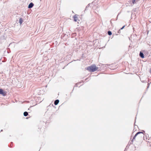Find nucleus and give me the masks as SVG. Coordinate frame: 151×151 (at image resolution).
Wrapping results in <instances>:
<instances>
[{
	"label": "nucleus",
	"instance_id": "obj_1",
	"mask_svg": "<svg viewBox=\"0 0 151 151\" xmlns=\"http://www.w3.org/2000/svg\"><path fill=\"white\" fill-rule=\"evenodd\" d=\"M98 69V67L96 66L95 65H92L88 67L86 69L89 71L93 72L96 71Z\"/></svg>",
	"mask_w": 151,
	"mask_h": 151
},
{
	"label": "nucleus",
	"instance_id": "obj_2",
	"mask_svg": "<svg viewBox=\"0 0 151 151\" xmlns=\"http://www.w3.org/2000/svg\"><path fill=\"white\" fill-rule=\"evenodd\" d=\"M0 94L2 95L3 96H5L6 95V93L4 91L3 89L0 88Z\"/></svg>",
	"mask_w": 151,
	"mask_h": 151
},
{
	"label": "nucleus",
	"instance_id": "obj_3",
	"mask_svg": "<svg viewBox=\"0 0 151 151\" xmlns=\"http://www.w3.org/2000/svg\"><path fill=\"white\" fill-rule=\"evenodd\" d=\"M139 0H131L130 1V3H131V5L132 4V3L133 4L137 2Z\"/></svg>",
	"mask_w": 151,
	"mask_h": 151
},
{
	"label": "nucleus",
	"instance_id": "obj_4",
	"mask_svg": "<svg viewBox=\"0 0 151 151\" xmlns=\"http://www.w3.org/2000/svg\"><path fill=\"white\" fill-rule=\"evenodd\" d=\"M143 134V133L142 132H137L136 134L135 135V136H134V138H133V139H134L135 138V137H136L137 136V135L138 134ZM142 136H143V135L142 134Z\"/></svg>",
	"mask_w": 151,
	"mask_h": 151
},
{
	"label": "nucleus",
	"instance_id": "obj_5",
	"mask_svg": "<svg viewBox=\"0 0 151 151\" xmlns=\"http://www.w3.org/2000/svg\"><path fill=\"white\" fill-rule=\"evenodd\" d=\"M34 5V4L31 2L28 5V8H31L33 7V6Z\"/></svg>",
	"mask_w": 151,
	"mask_h": 151
},
{
	"label": "nucleus",
	"instance_id": "obj_6",
	"mask_svg": "<svg viewBox=\"0 0 151 151\" xmlns=\"http://www.w3.org/2000/svg\"><path fill=\"white\" fill-rule=\"evenodd\" d=\"M74 19V20L75 22H77L78 21V17L76 15H75L73 17Z\"/></svg>",
	"mask_w": 151,
	"mask_h": 151
},
{
	"label": "nucleus",
	"instance_id": "obj_7",
	"mask_svg": "<svg viewBox=\"0 0 151 151\" xmlns=\"http://www.w3.org/2000/svg\"><path fill=\"white\" fill-rule=\"evenodd\" d=\"M139 56L142 58H144V56L143 53L141 52H140Z\"/></svg>",
	"mask_w": 151,
	"mask_h": 151
},
{
	"label": "nucleus",
	"instance_id": "obj_8",
	"mask_svg": "<svg viewBox=\"0 0 151 151\" xmlns=\"http://www.w3.org/2000/svg\"><path fill=\"white\" fill-rule=\"evenodd\" d=\"M59 101L58 100V99L54 101V104L55 105H57L59 103Z\"/></svg>",
	"mask_w": 151,
	"mask_h": 151
},
{
	"label": "nucleus",
	"instance_id": "obj_9",
	"mask_svg": "<svg viewBox=\"0 0 151 151\" xmlns=\"http://www.w3.org/2000/svg\"><path fill=\"white\" fill-rule=\"evenodd\" d=\"M19 20L20 24H21L23 22V20L22 18H19Z\"/></svg>",
	"mask_w": 151,
	"mask_h": 151
},
{
	"label": "nucleus",
	"instance_id": "obj_10",
	"mask_svg": "<svg viewBox=\"0 0 151 151\" xmlns=\"http://www.w3.org/2000/svg\"><path fill=\"white\" fill-rule=\"evenodd\" d=\"M28 115V113L27 112L25 111L24 113V116H26Z\"/></svg>",
	"mask_w": 151,
	"mask_h": 151
},
{
	"label": "nucleus",
	"instance_id": "obj_11",
	"mask_svg": "<svg viewBox=\"0 0 151 151\" xmlns=\"http://www.w3.org/2000/svg\"><path fill=\"white\" fill-rule=\"evenodd\" d=\"M108 34L109 35H111L112 34V33H111V31H109L108 32Z\"/></svg>",
	"mask_w": 151,
	"mask_h": 151
},
{
	"label": "nucleus",
	"instance_id": "obj_12",
	"mask_svg": "<svg viewBox=\"0 0 151 151\" xmlns=\"http://www.w3.org/2000/svg\"><path fill=\"white\" fill-rule=\"evenodd\" d=\"M124 27H125L124 26H123L122 28H121V29H124Z\"/></svg>",
	"mask_w": 151,
	"mask_h": 151
},
{
	"label": "nucleus",
	"instance_id": "obj_13",
	"mask_svg": "<svg viewBox=\"0 0 151 151\" xmlns=\"http://www.w3.org/2000/svg\"><path fill=\"white\" fill-rule=\"evenodd\" d=\"M150 72L151 73V68L150 70Z\"/></svg>",
	"mask_w": 151,
	"mask_h": 151
},
{
	"label": "nucleus",
	"instance_id": "obj_14",
	"mask_svg": "<svg viewBox=\"0 0 151 151\" xmlns=\"http://www.w3.org/2000/svg\"><path fill=\"white\" fill-rule=\"evenodd\" d=\"M90 4H88V5L87 6H89L90 5Z\"/></svg>",
	"mask_w": 151,
	"mask_h": 151
},
{
	"label": "nucleus",
	"instance_id": "obj_15",
	"mask_svg": "<svg viewBox=\"0 0 151 151\" xmlns=\"http://www.w3.org/2000/svg\"><path fill=\"white\" fill-rule=\"evenodd\" d=\"M2 131V130H1V131Z\"/></svg>",
	"mask_w": 151,
	"mask_h": 151
}]
</instances>
